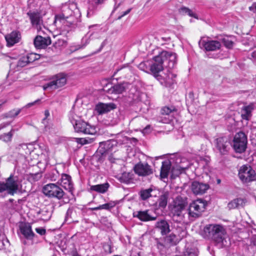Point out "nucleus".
<instances>
[{
	"label": "nucleus",
	"mask_w": 256,
	"mask_h": 256,
	"mask_svg": "<svg viewBox=\"0 0 256 256\" xmlns=\"http://www.w3.org/2000/svg\"><path fill=\"white\" fill-rule=\"evenodd\" d=\"M202 236L205 238L212 240L220 248L227 246L230 240L226 236L224 228L217 224H209L204 226Z\"/></svg>",
	"instance_id": "f257e3e1"
},
{
	"label": "nucleus",
	"mask_w": 256,
	"mask_h": 256,
	"mask_svg": "<svg viewBox=\"0 0 256 256\" xmlns=\"http://www.w3.org/2000/svg\"><path fill=\"white\" fill-rule=\"evenodd\" d=\"M73 9L76 10L74 4H63L61 8V12L55 16L56 21H63L64 24L72 28L78 27L80 21L78 18L74 16V14H75V12Z\"/></svg>",
	"instance_id": "f03ea898"
},
{
	"label": "nucleus",
	"mask_w": 256,
	"mask_h": 256,
	"mask_svg": "<svg viewBox=\"0 0 256 256\" xmlns=\"http://www.w3.org/2000/svg\"><path fill=\"white\" fill-rule=\"evenodd\" d=\"M69 120L76 132L90 135H94L96 133L94 126L83 120L74 112H70Z\"/></svg>",
	"instance_id": "7ed1b4c3"
},
{
	"label": "nucleus",
	"mask_w": 256,
	"mask_h": 256,
	"mask_svg": "<svg viewBox=\"0 0 256 256\" xmlns=\"http://www.w3.org/2000/svg\"><path fill=\"white\" fill-rule=\"evenodd\" d=\"M34 0H29L28 2V11L27 15L28 16L32 26L36 28L40 32L43 26L42 15L38 10L34 8L35 6Z\"/></svg>",
	"instance_id": "20e7f679"
},
{
	"label": "nucleus",
	"mask_w": 256,
	"mask_h": 256,
	"mask_svg": "<svg viewBox=\"0 0 256 256\" xmlns=\"http://www.w3.org/2000/svg\"><path fill=\"white\" fill-rule=\"evenodd\" d=\"M238 176L243 184L256 181V172L250 166H242L239 169Z\"/></svg>",
	"instance_id": "39448f33"
},
{
	"label": "nucleus",
	"mask_w": 256,
	"mask_h": 256,
	"mask_svg": "<svg viewBox=\"0 0 256 256\" xmlns=\"http://www.w3.org/2000/svg\"><path fill=\"white\" fill-rule=\"evenodd\" d=\"M206 202L202 199H198L190 204L188 208V215L192 218H198L204 211Z\"/></svg>",
	"instance_id": "423d86ee"
},
{
	"label": "nucleus",
	"mask_w": 256,
	"mask_h": 256,
	"mask_svg": "<svg viewBox=\"0 0 256 256\" xmlns=\"http://www.w3.org/2000/svg\"><path fill=\"white\" fill-rule=\"evenodd\" d=\"M42 192L48 197L56 198L58 200L62 199L64 194L63 190L54 184H48L45 185L42 188Z\"/></svg>",
	"instance_id": "0eeeda50"
},
{
	"label": "nucleus",
	"mask_w": 256,
	"mask_h": 256,
	"mask_svg": "<svg viewBox=\"0 0 256 256\" xmlns=\"http://www.w3.org/2000/svg\"><path fill=\"white\" fill-rule=\"evenodd\" d=\"M66 82V79L64 74H58L54 76L50 82L42 86L44 90H54L64 86Z\"/></svg>",
	"instance_id": "6e6552de"
},
{
	"label": "nucleus",
	"mask_w": 256,
	"mask_h": 256,
	"mask_svg": "<svg viewBox=\"0 0 256 256\" xmlns=\"http://www.w3.org/2000/svg\"><path fill=\"white\" fill-rule=\"evenodd\" d=\"M247 136L246 134L240 132L236 133L233 140V148L236 152L242 153L246 148Z\"/></svg>",
	"instance_id": "1a4fd4ad"
},
{
	"label": "nucleus",
	"mask_w": 256,
	"mask_h": 256,
	"mask_svg": "<svg viewBox=\"0 0 256 256\" xmlns=\"http://www.w3.org/2000/svg\"><path fill=\"white\" fill-rule=\"evenodd\" d=\"M215 148L220 155H226L230 149V142L226 136H220L214 140Z\"/></svg>",
	"instance_id": "9d476101"
},
{
	"label": "nucleus",
	"mask_w": 256,
	"mask_h": 256,
	"mask_svg": "<svg viewBox=\"0 0 256 256\" xmlns=\"http://www.w3.org/2000/svg\"><path fill=\"white\" fill-rule=\"evenodd\" d=\"M4 190H7L8 194L14 195L18 190V179L11 174L6 180V182H2Z\"/></svg>",
	"instance_id": "9b49d317"
},
{
	"label": "nucleus",
	"mask_w": 256,
	"mask_h": 256,
	"mask_svg": "<svg viewBox=\"0 0 256 256\" xmlns=\"http://www.w3.org/2000/svg\"><path fill=\"white\" fill-rule=\"evenodd\" d=\"M154 62L150 65V70L154 76L157 78L160 74L158 73L162 71L164 67V62L160 54L154 57Z\"/></svg>",
	"instance_id": "f8f14e48"
},
{
	"label": "nucleus",
	"mask_w": 256,
	"mask_h": 256,
	"mask_svg": "<svg viewBox=\"0 0 256 256\" xmlns=\"http://www.w3.org/2000/svg\"><path fill=\"white\" fill-rule=\"evenodd\" d=\"M134 170L139 176H146L153 174V170L148 163L140 162L134 166Z\"/></svg>",
	"instance_id": "ddd939ff"
},
{
	"label": "nucleus",
	"mask_w": 256,
	"mask_h": 256,
	"mask_svg": "<svg viewBox=\"0 0 256 256\" xmlns=\"http://www.w3.org/2000/svg\"><path fill=\"white\" fill-rule=\"evenodd\" d=\"M134 217L138 218L142 222L154 220L157 218L156 214H152V212L148 210H140L134 212Z\"/></svg>",
	"instance_id": "4468645a"
},
{
	"label": "nucleus",
	"mask_w": 256,
	"mask_h": 256,
	"mask_svg": "<svg viewBox=\"0 0 256 256\" xmlns=\"http://www.w3.org/2000/svg\"><path fill=\"white\" fill-rule=\"evenodd\" d=\"M210 188L208 184L197 181L193 182L191 184V190L195 195H202Z\"/></svg>",
	"instance_id": "2eb2a0df"
},
{
	"label": "nucleus",
	"mask_w": 256,
	"mask_h": 256,
	"mask_svg": "<svg viewBox=\"0 0 256 256\" xmlns=\"http://www.w3.org/2000/svg\"><path fill=\"white\" fill-rule=\"evenodd\" d=\"M161 58L163 59V61L164 62L166 61H168V66L169 68H173L176 62V53L162 51L160 54Z\"/></svg>",
	"instance_id": "dca6fc26"
},
{
	"label": "nucleus",
	"mask_w": 256,
	"mask_h": 256,
	"mask_svg": "<svg viewBox=\"0 0 256 256\" xmlns=\"http://www.w3.org/2000/svg\"><path fill=\"white\" fill-rule=\"evenodd\" d=\"M52 42L50 37L37 36L34 39V44L38 49L45 48Z\"/></svg>",
	"instance_id": "f3484780"
},
{
	"label": "nucleus",
	"mask_w": 256,
	"mask_h": 256,
	"mask_svg": "<svg viewBox=\"0 0 256 256\" xmlns=\"http://www.w3.org/2000/svg\"><path fill=\"white\" fill-rule=\"evenodd\" d=\"M176 77V74L168 72L166 74H164V76L160 74L159 76L157 77L156 79L162 85L169 86L174 83Z\"/></svg>",
	"instance_id": "a211bd4d"
},
{
	"label": "nucleus",
	"mask_w": 256,
	"mask_h": 256,
	"mask_svg": "<svg viewBox=\"0 0 256 256\" xmlns=\"http://www.w3.org/2000/svg\"><path fill=\"white\" fill-rule=\"evenodd\" d=\"M58 183L70 192H72L73 184L70 176L66 174H62L60 180Z\"/></svg>",
	"instance_id": "6ab92c4d"
},
{
	"label": "nucleus",
	"mask_w": 256,
	"mask_h": 256,
	"mask_svg": "<svg viewBox=\"0 0 256 256\" xmlns=\"http://www.w3.org/2000/svg\"><path fill=\"white\" fill-rule=\"evenodd\" d=\"M117 142L114 140H110L100 143L98 151L102 154H104L112 150L113 147L116 146Z\"/></svg>",
	"instance_id": "aec40b11"
},
{
	"label": "nucleus",
	"mask_w": 256,
	"mask_h": 256,
	"mask_svg": "<svg viewBox=\"0 0 256 256\" xmlns=\"http://www.w3.org/2000/svg\"><path fill=\"white\" fill-rule=\"evenodd\" d=\"M116 108V104L113 103H99L96 106V110L100 114L108 112Z\"/></svg>",
	"instance_id": "412c9836"
},
{
	"label": "nucleus",
	"mask_w": 256,
	"mask_h": 256,
	"mask_svg": "<svg viewBox=\"0 0 256 256\" xmlns=\"http://www.w3.org/2000/svg\"><path fill=\"white\" fill-rule=\"evenodd\" d=\"M202 44L206 51H215L220 49L222 46L219 41L213 40L202 41Z\"/></svg>",
	"instance_id": "4be33fe9"
},
{
	"label": "nucleus",
	"mask_w": 256,
	"mask_h": 256,
	"mask_svg": "<svg viewBox=\"0 0 256 256\" xmlns=\"http://www.w3.org/2000/svg\"><path fill=\"white\" fill-rule=\"evenodd\" d=\"M20 230L22 234L27 239L32 240L35 235L32 231V226L30 223L21 224Z\"/></svg>",
	"instance_id": "5701e85b"
},
{
	"label": "nucleus",
	"mask_w": 256,
	"mask_h": 256,
	"mask_svg": "<svg viewBox=\"0 0 256 256\" xmlns=\"http://www.w3.org/2000/svg\"><path fill=\"white\" fill-rule=\"evenodd\" d=\"M5 38L8 46H11L19 42L20 38V34L18 32L14 31L6 36Z\"/></svg>",
	"instance_id": "b1692460"
},
{
	"label": "nucleus",
	"mask_w": 256,
	"mask_h": 256,
	"mask_svg": "<svg viewBox=\"0 0 256 256\" xmlns=\"http://www.w3.org/2000/svg\"><path fill=\"white\" fill-rule=\"evenodd\" d=\"M156 227L160 230L162 236L170 232V226L168 222L164 220L157 222L156 224Z\"/></svg>",
	"instance_id": "393cba45"
},
{
	"label": "nucleus",
	"mask_w": 256,
	"mask_h": 256,
	"mask_svg": "<svg viewBox=\"0 0 256 256\" xmlns=\"http://www.w3.org/2000/svg\"><path fill=\"white\" fill-rule=\"evenodd\" d=\"M171 168V163L169 160H165L162 162L160 176L162 178H167Z\"/></svg>",
	"instance_id": "a878e982"
},
{
	"label": "nucleus",
	"mask_w": 256,
	"mask_h": 256,
	"mask_svg": "<svg viewBox=\"0 0 256 256\" xmlns=\"http://www.w3.org/2000/svg\"><path fill=\"white\" fill-rule=\"evenodd\" d=\"M168 196L169 194L167 192H165L159 196L157 201L159 208L164 209L166 208L168 202Z\"/></svg>",
	"instance_id": "bb28decb"
},
{
	"label": "nucleus",
	"mask_w": 256,
	"mask_h": 256,
	"mask_svg": "<svg viewBox=\"0 0 256 256\" xmlns=\"http://www.w3.org/2000/svg\"><path fill=\"white\" fill-rule=\"evenodd\" d=\"M253 108L251 106H244L241 110V117L243 120H248L252 116Z\"/></svg>",
	"instance_id": "cd10ccee"
},
{
	"label": "nucleus",
	"mask_w": 256,
	"mask_h": 256,
	"mask_svg": "<svg viewBox=\"0 0 256 256\" xmlns=\"http://www.w3.org/2000/svg\"><path fill=\"white\" fill-rule=\"evenodd\" d=\"M109 186L108 183L106 182L102 184L92 186L90 189L91 190L99 193H104L108 190Z\"/></svg>",
	"instance_id": "c85d7f7f"
},
{
	"label": "nucleus",
	"mask_w": 256,
	"mask_h": 256,
	"mask_svg": "<svg viewBox=\"0 0 256 256\" xmlns=\"http://www.w3.org/2000/svg\"><path fill=\"white\" fill-rule=\"evenodd\" d=\"M126 90L124 84H120L114 85L108 90L110 94H120L122 93Z\"/></svg>",
	"instance_id": "c756f323"
},
{
	"label": "nucleus",
	"mask_w": 256,
	"mask_h": 256,
	"mask_svg": "<svg viewBox=\"0 0 256 256\" xmlns=\"http://www.w3.org/2000/svg\"><path fill=\"white\" fill-rule=\"evenodd\" d=\"M133 174L128 172H124L120 176H118V179L123 183H130L132 179Z\"/></svg>",
	"instance_id": "7c9ffc66"
},
{
	"label": "nucleus",
	"mask_w": 256,
	"mask_h": 256,
	"mask_svg": "<svg viewBox=\"0 0 256 256\" xmlns=\"http://www.w3.org/2000/svg\"><path fill=\"white\" fill-rule=\"evenodd\" d=\"M76 212L75 211H73L72 210L68 209L67 211L66 216L65 218V222L68 224H70L72 222H78V220H75L74 216L76 215Z\"/></svg>",
	"instance_id": "2f4dec72"
},
{
	"label": "nucleus",
	"mask_w": 256,
	"mask_h": 256,
	"mask_svg": "<svg viewBox=\"0 0 256 256\" xmlns=\"http://www.w3.org/2000/svg\"><path fill=\"white\" fill-rule=\"evenodd\" d=\"M153 190L151 188L148 189L142 190L140 192V196L142 200H146L152 196V192Z\"/></svg>",
	"instance_id": "473e14b6"
},
{
	"label": "nucleus",
	"mask_w": 256,
	"mask_h": 256,
	"mask_svg": "<svg viewBox=\"0 0 256 256\" xmlns=\"http://www.w3.org/2000/svg\"><path fill=\"white\" fill-rule=\"evenodd\" d=\"M243 202V200L241 198H236L230 202L228 204V208L229 210H232L238 208L240 206L242 205Z\"/></svg>",
	"instance_id": "72a5a7b5"
},
{
	"label": "nucleus",
	"mask_w": 256,
	"mask_h": 256,
	"mask_svg": "<svg viewBox=\"0 0 256 256\" xmlns=\"http://www.w3.org/2000/svg\"><path fill=\"white\" fill-rule=\"evenodd\" d=\"M179 12L182 14H188V16L194 17L195 18L198 19V16L192 12L191 10L188 8L183 6L178 10Z\"/></svg>",
	"instance_id": "f704fd0d"
},
{
	"label": "nucleus",
	"mask_w": 256,
	"mask_h": 256,
	"mask_svg": "<svg viewBox=\"0 0 256 256\" xmlns=\"http://www.w3.org/2000/svg\"><path fill=\"white\" fill-rule=\"evenodd\" d=\"M186 204V201L182 197L177 196L174 200V206L184 208Z\"/></svg>",
	"instance_id": "c9c22d12"
},
{
	"label": "nucleus",
	"mask_w": 256,
	"mask_h": 256,
	"mask_svg": "<svg viewBox=\"0 0 256 256\" xmlns=\"http://www.w3.org/2000/svg\"><path fill=\"white\" fill-rule=\"evenodd\" d=\"M120 72L121 74H124L126 78L130 76L132 73V68L128 66H124L117 70V72Z\"/></svg>",
	"instance_id": "e433bc0d"
},
{
	"label": "nucleus",
	"mask_w": 256,
	"mask_h": 256,
	"mask_svg": "<svg viewBox=\"0 0 256 256\" xmlns=\"http://www.w3.org/2000/svg\"><path fill=\"white\" fill-rule=\"evenodd\" d=\"M182 256H198V252L196 248H186Z\"/></svg>",
	"instance_id": "4c0bfd02"
},
{
	"label": "nucleus",
	"mask_w": 256,
	"mask_h": 256,
	"mask_svg": "<svg viewBox=\"0 0 256 256\" xmlns=\"http://www.w3.org/2000/svg\"><path fill=\"white\" fill-rule=\"evenodd\" d=\"M116 204L114 202H112L100 205L98 206V208L99 209V210L102 209L109 210L112 208H114L116 206Z\"/></svg>",
	"instance_id": "58836bf2"
},
{
	"label": "nucleus",
	"mask_w": 256,
	"mask_h": 256,
	"mask_svg": "<svg viewBox=\"0 0 256 256\" xmlns=\"http://www.w3.org/2000/svg\"><path fill=\"white\" fill-rule=\"evenodd\" d=\"M40 214H42L40 218L45 221L50 220L52 216L50 212L47 210H42L40 212Z\"/></svg>",
	"instance_id": "ea45409f"
},
{
	"label": "nucleus",
	"mask_w": 256,
	"mask_h": 256,
	"mask_svg": "<svg viewBox=\"0 0 256 256\" xmlns=\"http://www.w3.org/2000/svg\"><path fill=\"white\" fill-rule=\"evenodd\" d=\"M13 130H12L10 132L7 134H4L0 136V139L3 140L5 142H10L12 140V132Z\"/></svg>",
	"instance_id": "a19ab883"
},
{
	"label": "nucleus",
	"mask_w": 256,
	"mask_h": 256,
	"mask_svg": "<svg viewBox=\"0 0 256 256\" xmlns=\"http://www.w3.org/2000/svg\"><path fill=\"white\" fill-rule=\"evenodd\" d=\"M28 60L26 56L22 57L17 62V66L22 68L28 64Z\"/></svg>",
	"instance_id": "79ce46f5"
},
{
	"label": "nucleus",
	"mask_w": 256,
	"mask_h": 256,
	"mask_svg": "<svg viewBox=\"0 0 256 256\" xmlns=\"http://www.w3.org/2000/svg\"><path fill=\"white\" fill-rule=\"evenodd\" d=\"M21 112V109L12 110L6 114V118H14L16 116Z\"/></svg>",
	"instance_id": "37998d69"
},
{
	"label": "nucleus",
	"mask_w": 256,
	"mask_h": 256,
	"mask_svg": "<svg viewBox=\"0 0 256 256\" xmlns=\"http://www.w3.org/2000/svg\"><path fill=\"white\" fill-rule=\"evenodd\" d=\"M27 60H28V64L32 63L34 62L38 58V55H37L35 54L31 53L26 56Z\"/></svg>",
	"instance_id": "c03bdc74"
},
{
	"label": "nucleus",
	"mask_w": 256,
	"mask_h": 256,
	"mask_svg": "<svg viewBox=\"0 0 256 256\" xmlns=\"http://www.w3.org/2000/svg\"><path fill=\"white\" fill-rule=\"evenodd\" d=\"M112 243L110 240H109L108 242H105L104 244L103 248L106 252L108 254H110L112 252Z\"/></svg>",
	"instance_id": "a18cd8bd"
},
{
	"label": "nucleus",
	"mask_w": 256,
	"mask_h": 256,
	"mask_svg": "<svg viewBox=\"0 0 256 256\" xmlns=\"http://www.w3.org/2000/svg\"><path fill=\"white\" fill-rule=\"evenodd\" d=\"M172 214V218L174 221L176 222H180L183 220L184 216L182 214Z\"/></svg>",
	"instance_id": "49530a36"
},
{
	"label": "nucleus",
	"mask_w": 256,
	"mask_h": 256,
	"mask_svg": "<svg viewBox=\"0 0 256 256\" xmlns=\"http://www.w3.org/2000/svg\"><path fill=\"white\" fill-rule=\"evenodd\" d=\"M66 44V42L64 40L59 39L54 44V46L56 48H58Z\"/></svg>",
	"instance_id": "de8ad7c7"
},
{
	"label": "nucleus",
	"mask_w": 256,
	"mask_h": 256,
	"mask_svg": "<svg viewBox=\"0 0 256 256\" xmlns=\"http://www.w3.org/2000/svg\"><path fill=\"white\" fill-rule=\"evenodd\" d=\"M184 210L183 208H181L180 207H178L176 206H173V207L171 210L172 214H182V211Z\"/></svg>",
	"instance_id": "09e8293b"
},
{
	"label": "nucleus",
	"mask_w": 256,
	"mask_h": 256,
	"mask_svg": "<svg viewBox=\"0 0 256 256\" xmlns=\"http://www.w3.org/2000/svg\"><path fill=\"white\" fill-rule=\"evenodd\" d=\"M222 40L226 48H230L232 47L234 43L232 40L225 38H223Z\"/></svg>",
	"instance_id": "8fccbe9b"
},
{
	"label": "nucleus",
	"mask_w": 256,
	"mask_h": 256,
	"mask_svg": "<svg viewBox=\"0 0 256 256\" xmlns=\"http://www.w3.org/2000/svg\"><path fill=\"white\" fill-rule=\"evenodd\" d=\"M176 238V236L173 234H170L168 236H166L165 238V241L168 243H172L174 242Z\"/></svg>",
	"instance_id": "3c124183"
},
{
	"label": "nucleus",
	"mask_w": 256,
	"mask_h": 256,
	"mask_svg": "<svg viewBox=\"0 0 256 256\" xmlns=\"http://www.w3.org/2000/svg\"><path fill=\"white\" fill-rule=\"evenodd\" d=\"M138 68L144 72H146L148 70V66H146V62H142L140 63L138 66Z\"/></svg>",
	"instance_id": "603ef678"
},
{
	"label": "nucleus",
	"mask_w": 256,
	"mask_h": 256,
	"mask_svg": "<svg viewBox=\"0 0 256 256\" xmlns=\"http://www.w3.org/2000/svg\"><path fill=\"white\" fill-rule=\"evenodd\" d=\"M172 112V110L170 108L168 107H164L162 108L161 113L162 114H166L168 115L170 114Z\"/></svg>",
	"instance_id": "864d4df0"
},
{
	"label": "nucleus",
	"mask_w": 256,
	"mask_h": 256,
	"mask_svg": "<svg viewBox=\"0 0 256 256\" xmlns=\"http://www.w3.org/2000/svg\"><path fill=\"white\" fill-rule=\"evenodd\" d=\"M89 43V40H87L85 42L84 44H82V46H80V45H78L74 47H72V50H73V51H76V50H78L80 48H84Z\"/></svg>",
	"instance_id": "5fc2aeb1"
},
{
	"label": "nucleus",
	"mask_w": 256,
	"mask_h": 256,
	"mask_svg": "<svg viewBox=\"0 0 256 256\" xmlns=\"http://www.w3.org/2000/svg\"><path fill=\"white\" fill-rule=\"evenodd\" d=\"M94 8L92 6H90L87 10V16L88 17L91 16L94 13Z\"/></svg>",
	"instance_id": "6e6d98bb"
},
{
	"label": "nucleus",
	"mask_w": 256,
	"mask_h": 256,
	"mask_svg": "<svg viewBox=\"0 0 256 256\" xmlns=\"http://www.w3.org/2000/svg\"><path fill=\"white\" fill-rule=\"evenodd\" d=\"M36 232H38V234H40L41 236L44 235L46 233V230L42 228H36Z\"/></svg>",
	"instance_id": "4d7b16f0"
},
{
	"label": "nucleus",
	"mask_w": 256,
	"mask_h": 256,
	"mask_svg": "<svg viewBox=\"0 0 256 256\" xmlns=\"http://www.w3.org/2000/svg\"><path fill=\"white\" fill-rule=\"evenodd\" d=\"M32 178H33L34 181H38L42 178V174L40 173H36L32 174Z\"/></svg>",
	"instance_id": "13d9d810"
},
{
	"label": "nucleus",
	"mask_w": 256,
	"mask_h": 256,
	"mask_svg": "<svg viewBox=\"0 0 256 256\" xmlns=\"http://www.w3.org/2000/svg\"><path fill=\"white\" fill-rule=\"evenodd\" d=\"M40 102V100L38 99V100L34 101V102H30V103L26 105L25 107L26 108H29L32 106H34V104H38Z\"/></svg>",
	"instance_id": "bf43d9fd"
},
{
	"label": "nucleus",
	"mask_w": 256,
	"mask_h": 256,
	"mask_svg": "<svg viewBox=\"0 0 256 256\" xmlns=\"http://www.w3.org/2000/svg\"><path fill=\"white\" fill-rule=\"evenodd\" d=\"M52 176H51L52 180L55 181L56 180L57 176L58 175V172L57 170H54L52 172Z\"/></svg>",
	"instance_id": "052dcab7"
},
{
	"label": "nucleus",
	"mask_w": 256,
	"mask_h": 256,
	"mask_svg": "<svg viewBox=\"0 0 256 256\" xmlns=\"http://www.w3.org/2000/svg\"><path fill=\"white\" fill-rule=\"evenodd\" d=\"M86 140L85 138H77L76 142L82 145L86 144Z\"/></svg>",
	"instance_id": "680f3d73"
},
{
	"label": "nucleus",
	"mask_w": 256,
	"mask_h": 256,
	"mask_svg": "<svg viewBox=\"0 0 256 256\" xmlns=\"http://www.w3.org/2000/svg\"><path fill=\"white\" fill-rule=\"evenodd\" d=\"M150 131V126L148 125L144 128L143 129L142 132L144 134H148Z\"/></svg>",
	"instance_id": "e2e57ef3"
},
{
	"label": "nucleus",
	"mask_w": 256,
	"mask_h": 256,
	"mask_svg": "<svg viewBox=\"0 0 256 256\" xmlns=\"http://www.w3.org/2000/svg\"><path fill=\"white\" fill-rule=\"evenodd\" d=\"M180 169L182 170L181 172H184L185 170L188 168V164L186 165L180 164L179 166Z\"/></svg>",
	"instance_id": "0e129e2a"
},
{
	"label": "nucleus",
	"mask_w": 256,
	"mask_h": 256,
	"mask_svg": "<svg viewBox=\"0 0 256 256\" xmlns=\"http://www.w3.org/2000/svg\"><path fill=\"white\" fill-rule=\"evenodd\" d=\"M131 10V8H129L128 9V10H126V11H125L120 16L118 19L120 20V19L122 17L126 15L127 14H128Z\"/></svg>",
	"instance_id": "69168bd1"
},
{
	"label": "nucleus",
	"mask_w": 256,
	"mask_h": 256,
	"mask_svg": "<svg viewBox=\"0 0 256 256\" xmlns=\"http://www.w3.org/2000/svg\"><path fill=\"white\" fill-rule=\"evenodd\" d=\"M85 139L86 140V144H91L94 140V138H86Z\"/></svg>",
	"instance_id": "338daca9"
},
{
	"label": "nucleus",
	"mask_w": 256,
	"mask_h": 256,
	"mask_svg": "<svg viewBox=\"0 0 256 256\" xmlns=\"http://www.w3.org/2000/svg\"><path fill=\"white\" fill-rule=\"evenodd\" d=\"M44 116L45 118L42 120V122L44 123L45 120L48 118V117L50 116V113L48 110H46L44 111Z\"/></svg>",
	"instance_id": "774afa93"
}]
</instances>
